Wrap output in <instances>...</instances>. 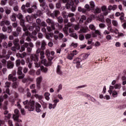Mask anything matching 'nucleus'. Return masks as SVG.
<instances>
[{"label":"nucleus","instance_id":"1","mask_svg":"<svg viewBox=\"0 0 126 126\" xmlns=\"http://www.w3.org/2000/svg\"><path fill=\"white\" fill-rule=\"evenodd\" d=\"M118 8V6L117 5H109L108 6V8H107V6L103 5L101 6V10L102 12H103V15L104 16H107L109 13L111 12V10H113V11L116 10Z\"/></svg>","mask_w":126,"mask_h":126},{"label":"nucleus","instance_id":"2","mask_svg":"<svg viewBox=\"0 0 126 126\" xmlns=\"http://www.w3.org/2000/svg\"><path fill=\"white\" fill-rule=\"evenodd\" d=\"M34 105H35V101L31 99L30 100L29 103L25 106V108L27 109L30 112H33L35 110Z\"/></svg>","mask_w":126,"mask_h":126},{"label":"nucleus","instance_id":"3","mask_svg":"<svg viewBox=\"0 0 126 126\" xmlns=\"http://www.w3.org/2000/svg\"><path fill=\"white\" fill-rule=\"evenodd\" d=\"M66 7L67 9H70L71 11H75V6H74V3L73 2V0H71L70 1V3L67 2L66 4Z\"/></svg>","mask_w":126,"mask_h":126},{"label":"nucleus","instance_id":"4","mask_svg":"<svg viewBox=\"0 0 126 126\" xmlns=\"http://www.w3.org/2000/svg\"><path fill=\"white\" fill-rule=\"evenodd\" d=\"M14 114L13 115V119L14 121H16L17 123H21V120L19 119V111L18 109H15L14 110Z\"/></svg>","mask_w":126,"mask_h":126},{"label":"nucleus","instance_id":"5","mask_svg":"<svg viewBox=\"0 0 126 126\" xmlns=\"http://www.w3.org/2000/svg\"><path fill=\"white\" fill-rule=\"evenodd\" d=\"M121 87L122 85H121V84H115V85H114V86H110L108 92L109 93V94L111 95L112 94V92H113V90H114V89H118L119 90H120Z\"/></svg>","mask_w":126,"mask_h":126},{"label":"nucleus","instance_id":"6","mask_svg":"<svg viewBox=\"0 0 126 126\" xmlns=\"http://www.w3.org/2000/svg\"><path fill=\"white\" fill-rule=\"evenodd\" d=\"M92 36L94 38L97 37V36H98L100 38H103V36L102 35V33H101V32L98 30H95L94 32H92Z\"/></svg>","mask_w":126,"mask_h":126},{"label":"nucleus","instance_id":"7","mask_svg":"<svg viewBox=\"0 0 126 126\" xmlns=\"http://www.w3.org/2000/svg\"><path fill=\"white\" fill-rule=\"evenodd\" d=\"M22 69L23 68L21 66L18 67V71L17 73V75L19 76V79H23V78H24V76H25V75L22 73Z\"/></svg>","mask_w":126,"mask_h":126},{"label":"nucleus","instance_id":"8","mask_svg":"<svg viewBox=\"0 0 126 126\" xmlns=\"http://www.w3.org/2000/svg\"><path fill=\"white\" fill-rule=\"evenodd\" d=\"M43 81V77L41 76L38 77L36 79V87L38 89H40V87H41V83Z\"/></svg>","mask_w":126,"mask_h":126},{"label":"nucleus","instance_id":"9","mask_svg":"<svg viewBox=\"0 0 126 126\" xmlns=\"http://www.w3.org/2000/svg\"><path fill=\"white\" fill-rule=\"evenodd\" d=\"M36 23L37 25H40L43 27H47L48 25L45 22V21H42L41 20V19L38 18L36 20Z\"/></svg>","mask_w":126,"mask_h":126},{"label":"nucleus","instance_id":"10","mask_svg":"<svg viewBox=\"0 0 126 126\" xmlns=\"http://www.w3.org/2000/svg\"><path fill=\"white\" fill-rule=\"evenodd\" d=\"M94 6L95 3L93 1L90 2V5L88 4L85 5V7L87 10H90L91 9H92V8H94Z\"/></svg>","mask_w":126,"mask_h":126},{"label":"nucleus","instance_id":"11","mask_svg":"<svg viewBox=\"0 0 126 126\" xmlns=\"http://www.w3.org/2000/svg\"><path fill=\"white\" fill-rule=\"evenodd\" d=\"M45 55L47 58L48 59L49 62H52V61H53L54 59L53 57H51V52H50V50L46 49L45 50Z\"/></svg>","mask_w":126,"mask_h":126},{"label":"nucleus","instance_id":"12","mask_svg":"<svg viewBox=\"0 0 126 126\" xmlns=\"http://www.w3.org/2000/svg\"><path fill=\"white\" fill-rule=\"evenodd\" d=\"M82 62V60L80 58H75L74 59L73 61V63H75L76 64V67L78 68L79 67V65H80V63Z\"/></svg>","mask_w":126,"mask_h":126},{"label":"nucleus","instance_id":"13","mask_svg":"<svg viewBox=\"0 0 126 126\" xmlns=\"http://www.w3.org/2000/svg\"><path fill=\"white\" fill-rule=\"evenodd\" d=\"M45 0H39V2H40V6L41 7V10L44 11L46 8H47L48 6L46 4V2L44 1Z\"/></svg>","mask_w":126,"mask_h":126},{"label":"nucleus","instance_id":"14","mask_svg":"<svg viewBox=\"0 0 126 126\" xmlns=\"http://www.w3.org/2000/svg\"><path fill=\"white\" fill-rule=\"evenodd\" d=\"M46 22L48 23V24L51 26L52 30H55L56 29V28H55V22H54V21L50 18H48L46 20Z\"/></svg>","mask_w":126,"mask_h":126},{"label":"nucleus","instance_id":"15","mask_svg":"<svg viewBox=\"0 0 126 126\" xmlns=\"http://www.w3.org/2000/svg\"><path fill=\"white\" fill-rule=\"evenodd\" d=\"M41 63H43L45 66H49L50 65H52L53 63H52V61L48 62L46 59H43L41 60Z\"/></svg>","mask_w":126,"mask_h":126},{"label":"nucleus","instance_id":"16","mask_svg":"<svg viewBox=\"0 0 126 126\" xmlns=\"http://www.w3.org/2000/svg\"><path fill=\"white\" fill-rule=\"evenodd\" d=\"M22 28L23 31L25 32V33H24L23 34L22 38L24 39V37H27V36L29 35V32H28V29L26 26H24V27H22Z\"/></svg>","mask_w":126,"mask_h":126},{"label":"nucleus","instance_id":"17","mask_svg":"<svg viewBox=\"0 0 126 126\" xmlns=\"http://www.w3.org/2000/svg\"><path fill=\"white\" fill-rule=\"evenodd\" d=\"M10 86V82H6L5 83V86H4L5 88H6L5 92H4L3 93H6V94H8V95H10V94L9 93V86Z\"/></svg>","mask_w":126,"mask_h":126},{"label":"nucleus","instance_id":"18","mask_svg":"<svg viewBox=\"0 0 126 126\" xmlns=\"http://www.w3.org/2000/svg\"><path fill=\"white\" fill-rule=\"evenodd\" d=\"M73 29L71 28L69 29V33H70V37H73V38H74V39H77L78 36L75 33L73 32Z\"/></svg>","mask_w":126,"mask_h":126},{"label":"nucleus","instance_id":"19","mask_svg":"<svg viewBox=\"0 0 126 126\" xmlns=\"http://www.w3.org/2000/svg\"><path fill=\"white\" fill-rule=\"evenodd\" d=\"M35 112L36 113H41L42 112V106L39 103H35Z\"/></svg>","mask_w":126,"mask_h":126},{"label":"nucleus","instance_id":"20","mask_svg":"<svg viewBox=\"0 0 126 126\" xmlns=\"http://www.w3.org/2000/svg\"><path fill=\"white\" fill-rule=\"evenodd\" d=\"M31 59L32 61L34 62V63H38V61H39V58L37 57L36 54H31Z\"/></svg>","mask_w":126,"mask_h":126},{"label":"nucleus","instance_id":"21","mask_svg":"<svg viewBox=\"0 0 126 126\" xmlns=\"http://www.w3.org/2000/svg\"><path fill=\"white\" fill-rule=\"evenodd\" d=\"M4 25L9 26V25H10V21L7 20L2 21L0 22V26H4Z\"/></svg>","mask_w":126,"mask_h":126},{"label":"nucleus","instance_id":"22","mask_svg":"<svg viewBox=\"0 0 126 126\" xmlns=\"http://www.w3.org/2000/svg\"><path fill=\"white\" fill-rule=\"evenodd\" d=\"M63 32L66 34V36L68 35V33H69V29H68V27H67L66 24L64 25V27L63 28Z\"/></svg>","mask_w":126,"mask_h":126},{"label":"nucleus","instance_id":"23","mask_svg":"<svg viewBox=\"0 0 126 126\" xmlns=\"http://www.w3.org/2000/svg\"><path fill=\"white\" fill-rule=\"evenodd\" d=\"M62 66L58 65L57 67V73L59 74V75H62L63 74V72L62 71Z\"/></svg>","mask_w":126,"mask_h":126},{"label":"nucleus","instance_id":"24","mask_svg":"<svg viewBox=\"0 0 126 126\" xmlns=\"http://www.w3.org/2000/svg\"><path fill=\"white\" fill-rule=\"evenodd\" d=\"M7 39L6 35L3 34L2 33H0V43L2 42V40H5Z\"/></svg>","mask_w":126,"mask_h":126},{"label":"nucleus","instance_id":"25","mask_svg":"<svg viewBox=\"0 0 126 126\" xmlns=\"http://www.w3.org/2000/svg\"><path fill=\"white\" fill-rule=\"evenodd\" d=\"M88 31H89L88 28H87L86 27H84L82 28L80 30V33H87Z\"/></svg>","mask_w":126,"mask_h":126},{"label":"nucleus","instance_id":"26","mask_svg":"<svg viewBox=\"0 0 126 126\" xmlns=\"http://www.w3.org/2000/svg\"><path fill=\"white\" fill-rule=\"evenodd\" d=\"M47 46V43L46 41L43 40L41 41V50H46V46Z\"/></svg>","mask_w":126,"mask_h":126},{"label":"nucleus","instance_id":"27","mask_svg":"<svg viewBox=\"0 0 126 126\" xmlns=\"http://www.w3.org/2000/svg\"><path fill=\"white\" fill-rule=\"evenodd\" d=\"M104 16H105V15H104V13H103V15H99L96 19L98 20V21H100V22H103L104 21Z\"/></svg>","mask_w":126,"mask_h":126},{"label":"nucleus","instance_id":"28","mask_svg":"<svg viewBox=\"0 0 126 126\" xmlns=\"http://www.w3.org/2000/svg\"><path fill=\"white\" fill-rule=\"evenodd\" d=\"M13 63L10 61H9L7 62V68H13Z\"/></svg>","mask_w":126,"mask_h":126},{"label":"nucleus","instance_id":"29","mask_svg":"<svg viewBox=\"0 0 126 126\" xmlns=\"http://www.w3.org/2000/svg\"><path fill=\"white\" fill-rule=\"evenodd\" d=\"M50 96H51V94L49 92H46L44 93V97L47 101H50Z\"/></svg>","mask_w":126,"mask_h":126},{"label":"nucleus","instance_id":"30","mask_svg":"<svg viewBox=\"0 0 126 126\" xmlns=\"http://www.w3.org/2000/svg\"><path fill=\"white\" fill-rule=\"evenodd\" d=\"M34 9H36V8H37V6L36 5H33L32 8H29V9H28L27 12H28V13H32V12L34 11Z\"/></svg>","mask_w":126,"mask_h":126},{"label":"nucleus","instance_id":"31","mask_svg":"<svg viewBox=\"0 0 126 126\" xmlns=\"http://www.w3.org/2000/svg\"><path fill=\"white\" fill-rule=\"evenodd\" d=\"M26 63H28V67L31 68V67H32V64H33L32 61H30V59L29 58H27Z\"/></svg>","mask_w":126,"mask_h":126},{"label":"nucleus","instance_id":"32","mask_svg":"<svg viewBox=\"0 0 126 126\" xmlns=\"http://www.w3.org/2000/svg\"><path fill=\"white\" fill-rule=\"evenodd\" d=\"M26 18V20L29 23H32V22H33V19L32 18V16L28 15L27 16Z\"/></svg>","mask_w":126,"mask_h":126},{"label":"nucleus","instance_id":"33","mask_svg":"<svg viewBox=\"0 0 126 126\" xmlns=\"http://www.w3.org/2000/svg\"><path fill=\"white\" fill-rule=\"evenodd\" d=\"M8 96L6 94H4V95L3 96L0 97V106H1V102L3 101V98L6 99Z\"/></svg>","mask_w":126,"mask_h":126},{"label":"nucleus","instance_id":"34","mask_svg":"<svg viewBox=\"0 0 126 126\" xmlns=\"http://www.w3.org/2000/svg\"><path fill=\"white\" fill-rule=\"evenodd\" d=\"M59 14H60V11L55 10L51 14V16H53V17H57Z\"/></svg>","mask_w":126,"mask_h":126},{"label":"nucleus","instance_id":"35","mask_svg":"<svg viewBox=\"0 0 126 126\" xmlns=\"http://www.w3.org/2000/svg\"><path fill=\"white\" fill-rule=\"evenodd\" d=\"M56 107H57V105L55 104H52V103H49L48 104V108L49 110H52V109H56Z\"/></svg>","mask_w":126,"mask_h":126},{"label":"nucleus","instance_id":"36","mask_svg":"<svg viewBox=\"0 0 126 126\" xmlns=\"http://www.w3.org/2000/svg\"><path fill=\"white\" fill-rule=\"evenodd\" d=\"M13 44L16 46H20L19 45V39L18 38L15 39L13 41Z\"/></svg>","mask_w":126,"mask_h":126},{"label":"nucleus","instance_id":"37","mask_svg":"<svg viewBox=\"0 0 126 126\" xmlns=\"http://www.w3.org/2000/svg\"><path fill=\"white\" fill-rule=\"evenodd\" d=\"M55 34H59V37L60 39H63V34L62 32H59V31H56L54 32Z\"/></svg>","mask_w":126,"mask_h":126},{"label":"nucleus","instance_id":"38","mask_svg":"<svg viewBox=\"0 0 126 126\" xmlns=\"http://www.w3.org/2000/svg\"><path fill=\"white\" fill-rule=\"evenodd\" d=\"M25 46L26 48L27 49V51L29 53H30L32 51V48L31 47H29V44L27 43H25Z\"/></svg>","mask_w":126,"mask_h":126},{"label":"nucleus","instance_id":"39","mask_svg":"<svg viewBox=\"0 0 126 126\" xmlns=\"http://www.w3.org/2000/svg\"><path fill=\"white\" fill-rule=\"evenodd\" d=\"M10 58V55L7 54L6 55H0V59H5V60H8Z\"/></svg>","mask_w":126,"mask_h":126},{"label":"nucleus","instance_id":"40","mask_svg":"<svg viewBox=\"0 0 126 126\" xmlns=\"http://www.w3.org/2000/svg\"><path fill=\"white\" fill-rule=\"evenodd\" d=\"M112 23L115 27H119V23L118 22V21L113 20L112 21Z\"/></svg>","mask_w":126,"mask_h":126},{"label":"nucleus","instance_id":"41","mask_svg":"<svg viewBox=\"0 0 126 126\" xmlns=\"http://www.w3.org/2000/svg\"><path fill=\"white\" fill-rule=\"evenodd\" d=\"M118 92H119V91L117 92L116 90L113 91L112 90L111 94H112V96L114 97V98H116V97H118Z\"/></svg>","mask_w":126,"mask_h":126},{"label":"nucleus","instance_id":"42","mask_svg":"<svg viewBox=\"0 0 126 126\" xmlns=\"http://www.w3.org/2000/svg\"><path fill=\"white\" fill-rule=\"evenodd\" d=\"M105 22L107 23V26H109L112 24V21L109 18L105 19Z\"/></svg>","mask_w":126,"mask_h":126},{"label":"nucleus","instance_id":"43","mask_svg":"<svg viewBox=\"0 0 126 126\" xmlns=\"http://www.w3.org/2000/svg\"><path fill=\"white\" fill-rule=\"evenodd\" d=\"M17 18H18V19H19V20H24V17L23 16V15L22 14H21V13H19L17 15Z\"/></svg>","mask_w":126,"mask_h":126},{"label":"nucleus","instance_id":"44","mask_svg":"<svg viewBox=\"0 0 126 126\" xmlns=\"http://www.w3.org/2000/svg\"><path fill=\"white\" fill-rule=\"evenodd\" d=\"M16 56L17 57H20V58L23 59V58H25V56H26V53L23 52L22 54H17Z\"/></svg>","mask_w":126,"mask_h":126},{"label":"nucleus","instance_id":"45","mask_svg":"<svg viewBox=\"0 0 126 126\" xmlns=\"http://www.w3.org/2000/svg\"><path fill=\"white\" fill-rule=\"evenodd\" d=\"M107 30L109 31L110 33H114V30L113 29V27L112 26H107Z\"/></svg>","mask_w":126,"mask_h":126},{"label":"nucleus","instance_id":"46","mask_svg":"<svg viewBox=\"0 0 126 126\" xmlns=\"http://www.w3.org/2000/svg\"><path fill=\"white\" fill-rule=\"evenodd\" d=\"M40 60H43L45 59V52L43 51H41L40 53Z\"/></svg>","mask_w":126,"mask_h":126},{"label":"nucleus","instance_id":"47","mask_svg":"<svg viewBox=\"0 0 126 126\" xmlns=\"http://www.w3.org/2000/svg\"><path fill=\"white\" fill-rule=\"evenodd\" d=\"M12 51H13L14 52H15L16 50H20V46H17L16 47L13 46L11 48Z\"/></svg>","mask_w":126,"mask_h":126},{"label":"nucleus","instance_id":"48","mask_svg":"<svg viewBox=\"0 0 126 126\" xmlns=\"http://www.w3.org/2000/svg\"><path fill=\"white\" fill-rule=\"evenodd\" d=\"M94 12L95 14L96 13H101V9L96 7L94 9Z\"/></svg>","mask_w":126,"mask_h":126},{"label":"nucleus","instance_id":"49","mask_svg":"<svg viewBox=\"0 0 126 126\" xmlns=\"http://www.w3.org/2000/svg\"><path fill=\"white\" fill-rule=\"evenodd\" d=\"M10 19L13 22L16 21V17H15V15L14 14H13V15L10 16Z\"/></svg>","mask_w":126,"mask_h":126},{"label":"nucleus","instance_id":"50","mask_svg":"<svg viewBox=\"0 0 126 126\" xmlns=\"http://www.w3.org/2000/svg\"><path fill=\"white\" fill-rule=\"evenodd\" d=\"M84 20H86V16L84 15L81 16V19L79 20V22L80 23H83Z\"/></svg>","mask_w":126,"mask_h":126},{"label":"nucleus","instance_id":"51","mask_svg":"<svg viewBox=\"0 0 126 126\" xmlns=\"http://www.w3.org/2000/svg\"><path fill=\"white\" fill-rule=\"evenodd\" d=\"M63 89V85L60 84L58 86L57 90V92L58 93H60V91Z\"/></svg>","mask_w":126,"mask_h":126},{"label":"nucleus","instance_id":"52","mask_svg":"<svg viewBox=\"0 0 126 126\" xmlns=\"http://www.w3.org/2000/svg\"><path fill=\"white\" fill-rule=\"evenodd\" d=\"M2 46L4 49H7L8 43L6 41H3L2 44Z\"/></svg>","mask_w":126,"mask_h":126},{"label":"nucleus","instance_id":"53","mask_svg":"<svg viewBox=\"0 0 126 126\" xmlns=\"http://www.w3.org/2000/svg\"><path fill=\"white\" fill-rule=\"evenodd\" d=\"M119 19L121 20V21H123V20L125 19V13H124V12H121V15L119 18Z\"/></svg>","mask_w":126,"mask_h":126},{"label":"nucleus","instance_id":"54","mask_svg":"<svg viewBox=\"0 0 126 126\" xmlns=\"http://www.w3.org/2000/svg\"><path fill=\"white\" fill-rule=\"evenodd\" d=\"M40 69L43 72H47L48 71V68L44 67L43 66H40Z\"/></svg>","mask_w":126,"mask_h":126},{"label":"nucleus","instance_id":"55","mask_svg":"<svg viewBox=\"0 0 126 126\" xmlns=\"http://www.w3.org/2000/svg\"><path fill=\"white\" fill-rule=\"evenodd\" d=\"M35 73L36 72L34 69H31L29 72V74H30L31 75H35Z\"/></svg>","mask_w":126,"mask_h":126},{"label":"nucleus","instance_id":"56","mask_svg":"<svg viewBox=\"0 0 126 126\" xmlns=\"http://www.w3.org/2000/svg\"><path fill=\"white\" fill-rule=\"evenodd\" d=\"M89 28L90 29H91V30H93L94 31L96 30V27L93 24L90 25Z\"/></svg>","mask_w":126,"mask_h":126},{"label":"nucleus","instance_id":"57","mask_svg":"<svg viewBox=\"0 0 126 126\" xmlns=\"http://www.w3.org/2000/svg\"><path fill=\"white\" fill-rule=\"evenodd\" d=\"M59 102H60V99L59 98H55L53 100V103L54 105H56V106L59 103Z\"/></svg>","mask_w":126,"mask_h":126},{"label":"nucleus","instance_id":"58","mask_svg":"<svg viewBox=\"0 0 126 126\" xmlns=\"http://www.w3.org/2000/svg\"><path fill=\"white\" fill-rule=\"evenodd\" d=\"M66 58L68 60L71 61L73 59V56L71 55V53H70L67 56Z\"/></svg>","mask_w":126,"mask_h":126},{"label":"nucleus","instance_id":"59","mask_svg":"<svg viewBox=\"0 0 126 126\" xmlns=\"http://www.w3.org/2000/svg\"><path fill=\"white\" fill-rule=\"evenodd\" d=\"M35 46L36 48H40V46H41V41L37 40L35 43Z\"/></svg>","mask_w":126,"mask_h":126},{"label":"nucleus","instance_id":"60","mask_svg":"<svg viewBox=\"0 0 126 126\" xmlns=\"http://www.w3.org/2000/svg\"><path fill=\"white\" fill-rule=\"evenodd\" d=\"M12 27H7V33H11L12 32Z\"/></svg>","mask_w":126,"mask_h":126},{"label":"nucleus","instance_id":"61","mask_svg":"<svg viewBox=\"0 0 126 126\" xmlns=\"http://www.w3.org/2000/svg\"><path fill=\"white\" fill-rule=\"evenodd\" d=\"M12 33V35H13L14 37H18V36H19V32H16V31L15 32H13Z\"/></svg>","mask_w":126,"mask_h":126},{"label":"nucleus","instance_id":"62","mask_svg":"<svg viewBox=\"0 0 126 126\" xmlns=\"http://www.w3.org/2000/svg\"><path fill=\"white\" fill-rule=\"evenodd\" d=\"M99 27L101 29H103L104 28H105V27H106V25H105V24L100 23L99 24Z\"/></svg>","mask_w":126,"mask_h":126},{"label":"nucleus","instance_id":"63","mask_svg":"<svg viewBox=\"0 0 126 126\" xmlns=\"http://www.w3.org/2000/svg\"><path fill=\"white\" fill-rule=\"evenodd\" d=\"M79 39L80 41H83L85 39V37L83 34H80L79 35Z\"/></svg>","mask_w":126,"mask_h":126},{"label":"nucleus","instance_id":"64","mask_svg":"<svg viewBox=\"0 0 126 126\" xmlns=\"http://www.w3.org/2000/svg\"><path fill=\"white\" fill-rule=\"evenodd\" d=\"M61 52H62V47H57L56 48V53L57 54H61Z\"/></svg>","mask_w":126,"mask_h":126}]
</instances>
